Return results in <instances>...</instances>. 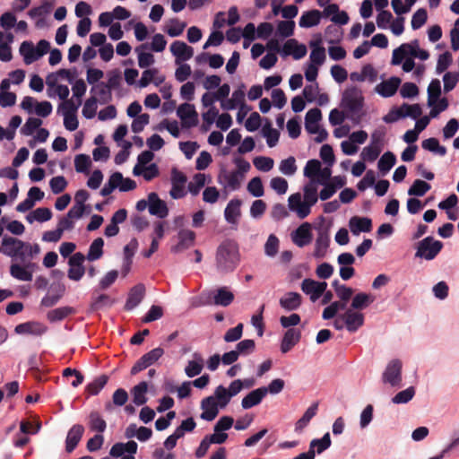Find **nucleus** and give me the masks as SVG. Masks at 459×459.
Instances as JSON below:
<instances>
[{
  "label": "nucleus",
  "instance_id": "1",
  "mask_svg": "<svg viewBox=\"0 0 459 459\" xmlns=\"http://www.w3.org/2000/svg\"><path fill=\"white\" fill-rule=\"evenodd\" d=\"M12 259L9 273L10 275L21 281H31L33 273L39 269L33 259L40 253L39 244H30L17 238L4 236L0 252Z\"/></svg>",
  "mask_w": 459,
  "mask_h": 459
},
{
  "label": "nucleus",
  "instance_id": "2",
  "mask_svg": "<svg viewBox=\"0 0 459 459\" xmlns=\"http://www.w3.org/2000/svg\"><path fill=\"white\" fill-rule=\"evenodd\" d=\"M216 268L220 273H228L233 272L240 262L238 246L232 239L222 241L216 251Z\"/></svg>",
  "mask_w": 459,
  "mask_h": 459
},
{
  "label": "nucleus",
  "instance_id": "3",
  "mask_svg": "<svg viewBox=\"0 0 459 459\" xmlns=\"http://www.w3.org/2000/svg\"><path fill=\"white\" fill-rule=\"evenodd\" d=\"M340 106L351 117L359 115L364 106L362 91L356 86L347 87L342 94Z\"/></svg>",
  "mask_w": 459,
  "mask_h": 459
},
{
  "label": "nucleus",
  "instance_id": "4",
  "mask_svg": "<svg viewBox=\"0 0 459 459\" xmlns=\"http://www.w3.org/2000/svg\"><path fill=\"white\" fill-rule=\"evenodd\" d=\"M442 248L443 243L441 241L429 236L417 243L415 257L430 261L436 258Z\"/></svg>",
  "mask_w": 459,
  "mask_h": 459
},
{
  "label": "nucleus",
  "instance_id": "5",
  "mask_svg": "<svg viewBox=\"0 0 459 459\" xmlns=\"http://www.w3.org/2000/svg\"><path fill=\"white\" fill-rule=\"evenodd\" d=\"M402 368L403 363L400 359L390 360L382 374L383 383L390 385L392 387H400L403 380Z\"/></svg>",
  "mask_w": 459,
  "mask_h": 459
},
{
  "label": "nucleus",
  "instance_id": "6",
  "mask_svg": "<svg viewBox=\"0 0 459 459\" xmlns=\"http://www.w3.org/2000/svg\"><path fill=\"white\" fill-rule=\"evenodd\" d=\"M243 175L234 170L221 169L218 176V182L225 189L230 191L238 190L241 186Z\"/></svg>",
  "mask_w": 459,
  "mask_h": 459
},
{
  "label": "nucleus",
  "instance_id": "7",
  "mask_svg": "<svg viewBox=\"0 0 459 459\" xmlns=\"http://www.w3.org/2000/svg\"><path fill=\"white\" fill-rule=\"evenodd\" d=\"M164 354V351L160 347H157L143 354L132 367L131 374L136 375L142 370L154 364Z\"/></svg>",
  "mask_w": 459,
  "mask_h": 459
},
{
  "label": "nucleus",
  "instance_id": "8",
  "mask_svg": "<svg viewBox=\"0 0 459 459\" xmlns=\"http://www.w3.org/2000/svg\"><path fill=\"white\" fill-rule=\"evenodd\" d=\"M186 182V175L177 168H173L171 169V189L169 191V195L173 199H180L186 195L185 190Z\"/></svg>",
  "mask_w": 459,
  "mask_h": 459
},
{
  "label": "nucleus",
  "instance_id": "9",
  "mask_svg": "<svg viewBox=\"0 0 459 459\" xmlns=\"http://www.w3.org/2000/svg\"><path fill=\"white\" fill-rule=\"evenodd\" d=\"M85 260V256L82 253L77 252L74 253L68 261L69 269L67 273V276L70 280L78 281H80L85 273V268L83 266V262Z\"/></svg>",
  "mask_w": 459,
  "mask_h": 459
},
{
  "label": "nucleus",
  "instance_id": "10",
  "mask_svg": "<svg viewBox=\"0 0 459 459\" xmlns=\"http://www.w3.org/2000/svg\"><path fill=\"white\" fill-rule=\"evenodd\" d=\"M341 318H342L345 328L350 333L357 332L364 325L365 321L364 315L361 312L351 308H348L343 314H341Z\"/></svg>",
  "mask_w": 459,
  "mask_h": 459
},
{
  "label": "nucleus",
  "instance_id": "11",
  "mask_svg": "<svg viewBox=\"0 0 459 459\" xmlns=\"http://www.w3.org/2000/svg\"><path fill=\"white\" fill-rule=\"evenodd\" d=\"M327 283L325 281H316L312 279H305L301 282L302 291L309 295L312 302L316 301L325 291Z\"/></svg>",
  "mask_w": 459,
  "mask_h": 459
},
{
  "label": "nucleus",
  "instance_id": "12",
  "mask_svg": "<svg viewBox=\"0 0 459 459\" xmlns=\"http://www.w3.org/2000/svg\"><path fill=\"white\" fill-rule=\"evenodd\" d=\"M312 239L313 234L311 231V224L309 222L302 223L291 233V240L299 247L309 245Z\"/></svg>",
  "mask_w": 459,
  "mask_h": 459
},
{
  "label": "nucleus",
  "instance_id": "13",
  "mask_svg": "<svg viewBox=\"0 0 459 459\" xmlns=\"http://www.w3.org/2000/svg\"><path fill=\"white\" fill-rule=\"evenodd\" d=\"M177 115L181 119L182 125L186 127L195 126L198 123V115L195 106L189 103H183L178 106Z\"/></svg>",
  "mask_w": 459,
  "mask_h": 459
},
{
  "label": "nucleus",
  "instance_id": "14",
  "mask_svg": "<svg viewBox=\"0 0 459 459\" xmlns=\"http://www.w3.org/2000/svg\"><path fill=\"white\" fill-rule=\"evenodd\" d=\"M330 241L331 240L328 231L325 229L319 228L315 241V250L313 253L315 258L322 259L326 255Z\"/></svg>",
  "mask_w": 459,
  "mask_h": 459
},
{
  "label": "nucleus",
  "instance_id": "15",
  "mask_svg": "<svg viewBox=\"0 0 459 459\" xmlns=\"http://www.w3.org/2000/svg\"><path fill=\"white\" fill-rule=\"evenodd\" d=\"M48 330V327L38 321H28L19 324L15 326L14 332L17 334H29L33 336H41Z\"/></svg>",
  "mask_w": 459,
  "mask_h": 459
},
{
  "label": "nucleus",
  "instance_id": "16",
  "mask_svg": "<svg viewBox=\"0 0 459 459\" xmlns=\"http://www.w3.org/2000/svg\"><path fill=\"white\" fill-rule=\"evenodd\" d=\"M170 52L176 57V64L189 60L194 55V48L184 41L176 40L170 45Z\"/></svg>",
  "mask_w": 459,
  "mask_h": 459
},
{
  "label": "nucleus",
  "instance_id": "17",
  "mask_svg": "<svg viewBox=\"0 0 459 459\" xmlns=\"http://www.w3.org/2000/svg\"><path fill=\"white\" fill-rule=\"evenodd\" d=\"M149 197V212L160 219H164L169 214L167 204L161 200L155 192L150 193Z\"/></svg>",
  "mask_w": 459,
  "mask_h": 459
},
{
  "label": "nucleus",
  "instance_id": "18",
  "mask_svg": "<svg viewBox=\"0 0 459 459\" xmlns=\"http://www.w3.org/2000/svg\"><path fill=\"white\" fill-rule=\"evenodd\" d=\"M401 80L398 77L393 76L386 81H384L376 86V92L384 98L394 96L399 86Z\"/></svg>",
  "mask_w": 459,
  "mask_h": 459
},
{
  "label": "nucleus",
  "instance_id": "19",
  "mask_svg": "<svg viewBox=\"0 0 459 459\" xmlns=\"http://www.w3.org/2000/svg\"><path fill=\"white\" fill-rule=\"evenodd\" d=\"M288 203L290 210L295 212L299 219H305L311 212L308 205L301 200L299 193L291 195L288 199Z\"/></svg>",
  "mask_w": 459,
  "mask_h": 459
},
{
  "label": "nucleus",
  "instance_id": "20",
  "mask_svg": "<svg viewBox=\"0 0 459 459\" xmlns=\"http://www.w3.org/2000/svg\"><path fill=\"white\" fill-rule=\"evenodd\" d=\"M307 51V47L304 44H298L296 39L287 40L281 48L282 56H286L291 55L296 60L304 57Z\"/></svg>",
  "mask_w": 459,
  "mask_h": 459
},
{
  "label": "nucleus",
  "instance_id": "21",
  "mask_svg": "<svg viewBox=\"0 0 459 459\" xmlns=\"http://www.w3.org/2000/svg\"><path fill=\"white\" fill-rule=\"evenodd\" d=\"M219 408L217 402L211 395L204 398L201 402V419L206 421L213 420L219 413Z\"/></svg>",
  "mask_w": 459,
  "mask_h": 459
},
{
  "label": "nucleus",
  "instance_id": "22",
  "mask_svg": "<svg viewBox=\"0 0 459 459\" xmlns=\"http://www.w3.org/2000/svg\"><path fill=\"white\" fill-rule=\"evenodd\" d=\"M178 242L172 247L173 253H179L192 247L195 243V233L190 230H181L178 234Z\"/></svg>",
  "mask_w": 459,
  "mask_h": 459
},
{
  "label": "nucleus",
  "instance_id": "23",
  "mask_svg": "<svg viewBox=\"0 0 459 459\" xmlns=\"http://www.w3.org/2000/svg\"><path fill=\"white\" fill-rule=\"evenodd\" d=\"M301 332L296 328H289L283 335L281 343V351L282 353L289 352L300 340Z\"/></svg>",
  "mask_w": 459,
  "mask_h": 459
},
{
  "label": "nucleus",
  "instance_id": "24",
  "mask_svg": "<svg viewBox=\"0 0 459 459\" xmlns=\"http://www.w3.org/2000/svg\"><path fill=\"white\" fill-rule=\"evenodd\" d=\"M279 304L286 311L297 310L302 304V296L294 291L287 292L280 299Z\"/></svg>",
  "mask_w": 459,
  "mask_h": 459
},
{
  "label": "nucleus",
  "instance_id": "25",
  "mask_svg": "<svg viewBox=\"0 0 459 459\" xmlns=\"http://www.w3.org/2000/svg\"><path fill=\"white\" fill-rule=\"evenodd\" d=\"M242 202L240 199L234 198L231 199L225 210H224V218L226 221L230 224H237L238 221V218L241 215L240 206Z\"/></svg>",
  "mask_w": 459,
  "mask_h": 459
},
{
  "label": "nucleus",
  "instance_id": "26",
  "mask_svg": "<svg viewBox=\"0 0 459 459\" xmlns=\"http://www.w3.org/2000/svg\"><path fill=\"white\" fill-rule=\"evenodd\" d=\"M244 85L241 88L233 91L231 98L226 100H222L221 106L225 110H233L238 106H241V109L246 108L245 105V92H244Z\"/></svg>",
  "mask_w": 459,
  "mask_h": 459
},
{
  "label": "nucleus",
  "instance_id": "27",
  "mask_svg": "<svg viewBox=\"0 0 459 459\" xmlns=\"http://www.w3.org/2000/svg\"><path fill=\"white\" fill-rule=\"evenodd\" d=\"M349 227L353 235L369 232L372 229V221L368 217L353 216L350 219Z\"/></svg>",
  "mask_w": 459,
  "mask_h": 459
},
{
  "label": "nucleus",
  "instance_id": "28",
  "mask_svg": "<svg viewBox=\"0 0 459 459\" xmlns=\"http://www.w3.org/2000/svg\"><path fill=\"white\" fill-rule=\"evenodd\" d=\"M83 432L84 428L80 424H75L69 429L65 439V450L68 453H71L75 449Z\"/></svg>",
  "mask_w": 459,
  "mask_h": 459
},
{
  "label": "nucleus",
  "instance_id": "29",
  "mask_svg": "<svg viewBox=\"0 0 459 459\" xmlns=\"http://www.w3.org/2000/svg\"><path fill=\"white\" fill-rule=\"evenodd\" d=\"M266 396V390L262 387L256 388L248 393L241 401V406L244 410H248L261 403Z\"/></svg>",
  "mask_w": 459,
  "mask_h": 459
},
{
  "label": "nucleus",
  "instance_id": "30",
  "mask_svg": "<svg viewBox=\"0 0 459 459\" xmlns=\"http://www.w3.org/2000/svg\"><path fill=\"white\" fill-rule=\"evenodd\" d=\"M144 290L145 289L143 284H138L133 287L128 294L125 308L126 310H133L143 300Z\"/></svg>",
  "mask_w": 459,
  "mask_h": 459
},
{
  "label": "nucleus",
  "instance_id": "31",
  "mask_svg": "<svg viewBox=\"0 0 459 459\" xmlns=\"http://www.w3.org/2000/svg\"><path fill=\"white\" fill-rule=\"evenodd\" d=\"M318 402H314L306 410L302 417L295 423V431L298 433L302 430L309 424L310 420L317 414L318 411Z\"/></svg>",
  "mask_w": 459,
  "mask_h": 459
},
{
  "label": "nucleus",
  "instance_id": "32",
  "mask_svg": "<svg viewBox=\"0 0 459 459\" xmlns=\"http://www.w3.org/2000/svg\"><path fill=\"white\" fill-rule=\"evenodd\" d=\"M91 93L97 97L98 103L102 105L108 104L112 100V91L105 84L104 82L93 85Z\"/></svg>",
  "mask_w": 459,
  "mask_h": 459
},
{
  "label": "nucleus",
  "instance_id": "33",
  "mask_svg": "<svg viewBox=\"0 0 459 459\" xmlns=\"http://www.w3.org/2000/svg\"><path fill=\"white\" fill-rule=\"evenodd\" d=\"M204 368V359L198 352L193 353V359L187 362L185 373L188 377L198 376Z\"/></svg>",
  "mask_w": 459,
  "mask_h": 459
},
{
  "label": "nucleus",
  "instance_id": "34",
  "mask_svg": "<svg viewBox=\"0 0 459 459\" xmlns=\"http://www.w3.org/2000/svg\"><path fill=\"white\" fill-rule=\"evenodd\" d=\"M321 13L318 10H311L302 13L299 18V25L301 28H311L316 26L320 22Z\"/></svg>",
  "mask_w": 459,
  "mask_h": 459
},
{
  "label": "nucleus",
  "instance_id": "35",
  "mask_svg": "<svg viewBox=\"0 0 459 459\" xmlns=\"http://www.w3.org/2000/svg\"><path fill=\"white\" fill-rule=\"evenodd\" d=\"M374 299V297L370 294L359 292L353 296L350 308L356 311L365 309L373 303Z\"/></svg>",
  "mask_w": 459,
  "mask_h": 459
},
{
  "label": "nucleus",
  "instance_id": "36",
  "mask_svg": "<svg viewBox=\"0 0 459 459\" xmlns=\"http://www.w3.org/2000/svg\"><path fill=\"white\" fill-rule=\"evenodd\" d=\"M148 48V44H142L141 46L135 48V52L137 53L138 58V65L141 68H147L155 62L153 55L150 52L145 51Z\"/></svg>",
  "mask_w": 459,
  "mask_h": 459
},
{
  "label": "nucleus",
  "instance_id": "37",
  "mask_svg": "<svg viewBox=\"0 0 459 459\" xmlns=\"http://www.w3.org/2000/svg\"><path fill=\"white\" fill-rule=\"evenodd\" d=\"M332 445L330 433L326 432L321 438H314L309 443V449L314 451V455H320L327 450Z\"/></svg>",
  "mask_w": 459,
  "mask_h": 459
},
{
  "label": "nucleus",
  "instance_id": "38",
  "mask_svg": "<svg viewBox=\"0 0 459 459\" xmlns=\"http://www.w3.org/2000/svg\"><path fill=\"white\" fill-rule=\"evenodd\" d=\"M304 202L308 205L309 210L315 205L318 200L317 186L316 180H310L304 186Z\"/></svg>",
  "mask_w": 459,
  "mask_h": 459
},
{
  "label": "nucleus",
  "instance_id": "39",
  "mask_svg": "<svg viewBox=\"0 0 459 459\" xmlns=\"http://www.w3.org/2000/svg\"><path fill=\"white\" fill-rule=\"evenodd\" d=\"M20 54L26 65H30L39 60L36 48L31 41H23L20 47Z\"/></svg>",
  "mask_w": 459,
  "mask_h": 459
},
{
  "label": "nucleus",
  "instance_id": "40",
  "mask_svg": "<svg viewBox=\"0 0 459 459\" xmlns=\"http://www.w3.org/2000/svg\"><path fill=\"white\" fill-rule=\"evenodd\" d=\"M51 218L52 212L47 207L37 208L26 216V220L29 223H33L34 221L45 222L49 221Z\"/></svg>",
  "mask_w": 459,
  "mask_h": 459
},
{
  "label": "nucleus",
  "instance_id": "41",
  "mask_svg": "<svg viewBox=\"0 0 459 459\" xmlns=\"http://www.w3.org/2000/svg\"><path fill=\"white\" fill-rule=\"evenodd\" d=\"M396 157L392 152H385L377 162L379 172L385 176L395 165Z\"/></svg>",
  "mask_w": 459,
  "mask_h": 459
},
{
  "label": "nucleus",
  "instance_id": "42",
  "mask_svg": "<svg viewBox=\"0 0 459 459\" xmlns=\"http://www.w3.org/2000/svg\"><path fill=\"white\" fill-rule=\"evenodd\" d=\"M234 299V295L226 287L217 290L213 296V304L216 306L228 307Z\"/></svg>",
  "mask_w": 459,
  "mask_h": 459
},
{
  "label": "nucleus",
  "instance_id": "43",
  "mask_svg": "<svg viewBox=\"0 0 459 459\" xmlns=\"http://www.w3.org/2000/svg\"><path fill=\"white\" fill-rule=\"evenodd\" d=\"M148 390V385L145 381L140 382L138 385L134 386L132 389L133 402L135 405L141 406L146 403L147 397L146 393Z\"/></svg>",
  "mask_w": 459,
  "mask_h": 459
},
{
  "label": "nucleus",
  "instance_id": "44",
  "mask_svg": "<svg viewBox=\"0 0 459 459\" xmlns=\"http://www.w3.org/2000/svg\"><path fill=\"white\" fill-rule=\"evenodd\" d=\"M82 102V100H76L73 98L65 100L58 106L57 112L62 115H76Z\"/></svg>",
  "mask_w": 459,
  "mask_h": 459
},
{
  "label": "nucleus",
  "instance_id": "45",
  "mask_svg": "<svg viewBox=\"0 0 459 459\" xmlns=\"http://www.w3.org/2000/svg\"><path fill=\"white\" fill-rule=\"evenodd\" d=\"M347 303L338 300L330 303L325 309L323 310L322 317L325 320H329L336 316L339 310H346Z\"/></svg>",
  "mask_w": 459,
  "mask_h": 459
},
{
  "label": "nucleus",
  "instance_id": "46",
  "mask_svg": "<svg viewBox=\"0 0 459 459\" xmlns=\"http://www.w3.org/2000/svg\"><path fill=\"white\" fill-rule=\"evenodd\" d=\"M186 27V23L185 22H180L178 19L173 18L169 21V25L164 30L169 37L175 38L180 36Z\"/></svg>",
  "mask_w": 459,
  "mask_h": 459
},
{
  "label": "nucleus",
  "instance_id": "47",
  "mask_svg": "<svg viewBox=\"0 0 459 459\" xmlns=\"http://www.w3.org/2000/svg\"><path fill=\"white\" fill-rule=\"evenodd\" d=\"M108 377L106 375H101L95 378L92 382L89 383L85 391L89 395H97L107 385Z\"/></svg>",
  "mask_w": 459,
  "mask_h": 459
},
{
  "label": "nucleus",
  "instance_id": "48",
  "mask_svg": "<svg viewBox=\"0 0 459 459\" xmlns=\"http://www.w3.org/2000/svg\"><path fill=\"white\" fill-rule=\"evenodd\" d=\"M441 94V83L438 79H433L428 87V104L433 107Z\"/></svg>",
  "mask_w": 459,
  "mask_h": 459
},
{
  "label": "nucleus",
  "instance_id": "49",
  "mask_svg": "<svg viewBox=\"0 0 459 459\" xmlns=\"http://www.w3.org/2000/svg\"><path fill=\"white\" fill-rule=\"evenodd\" d=\"M104 240L101 238H98L92 241L90 246L87 259L89 261H95L100 259L103 255Z\"/></svg>",
  "mask_w": 459,
  "mask_h": 459
},
{
  "label": "nucleus",
  "instance_id": "50",
  "mask_svg": "<svg viewBox=\"0 0 459 459\" xmlns=\"http://www.w3.org/2000/svg\"><path fill=\"white\" fill-rule=\"evenodd\" d=\"M421 145L424 150L438 154L439 156H445L446 154V148L440 145L437 138H428L422 142Z\"/></svg>",
  "mask_w": 459,
  "mask_h": 459
},
{
  "label": "nucleus",
  "instance_id": "51",
  "mask_svg": "<svg viewBox=\"0 0 459 459\" xmlns=\"http://www.w3.org/2000/svg\"><path fill=\"white\" fill-rule=\"evenodd\" d=\"M322 164L318 160L312 159L307 161L304 168V176L310 178V180H316L318 173L321 172Z\"/></svg>",
  "mask_w": 459,
  "mask_h": 459
},
{
  "label": "nucleus",
  "instance_id": "52",
  "mask_svg": "<svg viewBox=\"0 0 459 459\" xmlns=\"http://www.w3.org/2000/svg\"><path fill=\"white\" fill-rule=\"evenodd\" d=\"M215 402H217L218 405L221 409L225 408L230 402V397L226 392V387L222 385H218L212 395H211Z\"/></svg>",
  "mask_w": 459,
  "mask_h": 459
},
{
  "label": "nucleus",
  "instance_id": "53",
  "mask_svg": "<svg viewBox=\"0 0 459 459\" xmlns=\"http://www.w3.org/2000/svg\"><path fill=\"white\" fill-rule=\"evenodd\" d=\"M98 108V100L96 96H91L83 104L82 116L86 119H91L96 116Z\"/></svg>",
  "mask_w": 459,
  "mask_h": 459
},
{
  "label": "nucleus",
  "instance_id": "54",
  "mask_svg": "<svg viewBox=\"0 0 459 459\" xmlns=\"http://www.w3.org/2000/svg\"><path fill=\"white\" fill-rule=\"evenodd\" d=\"M206 183V176L203 173H197L194 176L193 181L189 182L187 188L191 195H197L200 190Z\"/></svg>",
  "mask_w": 459,
  "mask_h": 459
},
{
  "label": "nucleus",
  "instance_id": "55",
  "mask_svg": "<svg viewBox=\"0 0 459 459\" xmlns=\"http://www.w3.org/2000/svg\"><path fill=\"white\" fill-rule=\"evenodd\" d=\"M73 311V308L70 307H61L48 311L47 317L50 322H58L65 319L72 314Z\"/></svg>",
  "mask_w": 459,
  "mask_h": 459
},
{
  "label": "nucleus",
  "instance_id": "56",
  "mask_svg": "<svg viewBox=\"0 0 459 459\" xmlns=\"http://www.w3.org/2000/svg\"><path fill=\"white\" fill-rule=\"evenodd\" d=\"M65 286L60 285V286H58V293L48 292V294H46L40 301L41 306L45 307H51L55 306L59 301V299L62 298V296L65 292Z\"/></svg>",
  "mask_w": 459,
  "mask_h": 459
},
{
  "label": "nucleus",
  "instance_id": "57",
  "mask_svg": "<svg viewBox=\"0 0 459 459\" xmlns=\"http://www.w3.org/2000/svg\"><path fill=\"white\" fill-rule=\"evenodd\" d=\"M431 186L421 180L416 179L408 190V195L415 196H423L429 189Z\"/></svg>",
  "mask_w": 459,
  "mask_h": 459
},
{
  "label": "nucleus",
  "instance_id": "58",
  "mask_svg": "<svg viewBox=\"0 0 459 459\" xmlns=\"http://www.w3.org/2000/svg\"><path fill=\"white\" fill-rule=\"evenodd\" d=\"M248 193L255 197H261L264 194L262 179L259 177L253 178L247 184Z\"/></svg>",
  "mask_w": 459,
  "mask_h": 459
},
{
  "label": "nucleus",
  "instance_id": "59",
  "mask_svg": "<svg viewBox=\"0 0 459 459\" xmlns=\"http://www.w3.org/2000/svg\"><path fill=\"white\" fill-rule=\"evenodd\" d=\"M415 388L409 386L405 390L397 393L393 398L392 402L395 404H403L409 403L415 395Z\"/></svg>",
  "mask_w": 459,
  "mask_h": 459
},
{
  "label": "nucleus",
  "instance_id": "60",
  "mask_svg": "<svg viewBox=\"0 0 459 459\" xmlns=\"http://www.w3.org/2000/svg\"><path fill=\"white\" fill-rule=\"evenodd\" d=\"M280 241L274 234H270L264 244V254L269 257H274L279 250Z\"/></svg>",
  "mask_w": 459,
  "mask_h": 459
},
{
  "label": "nucleus",
  "instance_id": "61",
  "mask_svg": "<svg viewBox=\"0 0 459 459\" xmlns=\"http://www.w3.org/2000/svg\"><path fill=\"white\" fill-rule=\"evenodd\" d=\"M296 160L293 156L282 160L280 163L279 169L285 176H293L297 171Z\"/></svg>",
  "mask_w": 459,
  "mask_h": 459
},
{
  "label": "nucleus",
  "instance_id": "62",
  "mask_svg": "<svg viewBox=\"0 0 459 459\" xmlns=\"http://www.w3.org/2000/svg\"><path fill=\"white\" fill-rule=\"evenodd\" d=\"M381 152H382V149L379 148V146H376V145L369 143V145L366 146L362 150L360 156L363 160H366L368 162H373L378 158Z\"/></svg>",
  "mask_w": 459,
  "mask_h": 459
},
{
  "label": "nucleus",
  "instance_id": "63",
  "mask_svg": "<svg viewBox=\"0 0 459 459\" xmlns=\"http://www.w3.org/2000/svg\"><path fill=\"white\" fill-rule=\"evenodd\" d=\"M254 166L260 171L268 172L274 165V161L270 157L258 156L253 160Z\"/></svg>",
  "mask_w": 459,
  "mask_h": 459
},
{
  "label": "nucleus",
  "instance_id": "64",
  "mask_svg": "<svg viewBox=\"0 0 459 459\" xmlns=\"http://www.w3.org/2000/svg\"><path fill=\"white\" fill-rule=\"evenodd\" d=\"M295 22L293 21H281L277 24L276 33L282 38H289L294 32Z\"/></svg>",
  "mask_w": 459,
  "mask_h": 459
}]
</instances>
